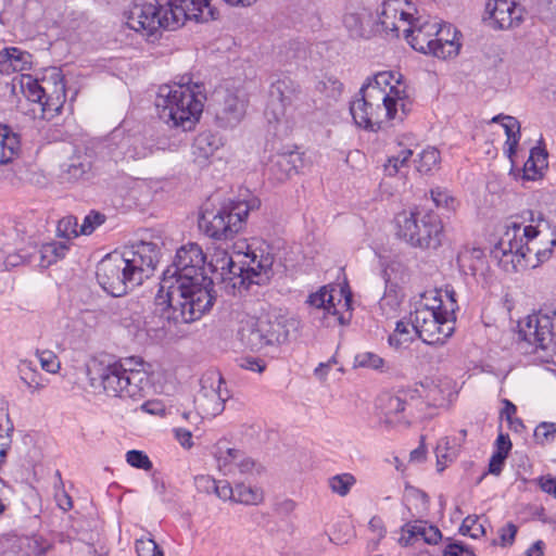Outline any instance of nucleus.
<instances>
[{"mask_svg": "<svg viewBox=\"0 0 556 556\" xmlns=\"http://www.w3.org/2000/svg\"><path fill=\"white\" fill-rule=\"evenodd\" d=\"M206 257L197 243L180 247L163 274L155 298L162 317L175 324L200 319L213 305V280L204 274Z\"/></svg>", "mask_w": 556, "mask_h": 556, "instance_id": "f257e3e1", "label": "nucleus"}, {"mask_svg": "<svg viewBox=\"0 0 556 556\" xmlns=\"http://www.w3.org/2000/svg\"><path fill=\"white\" fill-rule=\"evenodd\" d=\"M523 225L509 220L506 230L492 251L500 262L511 265L516 271L535 268L551 257L556 245V235L541 212L527 211L522 214Z\"/></svg>", "mask_w": 556, "mask_h": 556, "instance_id": "f03ea898", "label": "nucleus"}, {"mask_svg": "<svg viewBox=\"0 0 556 556\" xmlns=\"http://www.w3.org/2000/svg\"><path fill=\"white\" fill-rule=\"evenodd\" d=\"M361 98L350 104L355 124L365 129L376 130L383 123L403 121L408 109L406 86L392 72L377 73L359 90Z\"/></svg>", "mask_w": 556, "mask_h": 556, "instance_id": "7ed1b4c3", "label": "nucleus"}, {"mask_svg": "<svg viewBox=\"0 0 556 556\" xmlns=\"http://www.w3.org/2000/svg\"><path fill=\"white\" fill-rule=\"evenodd\" d=\"M157 262V245L141 241L116 250L101 260L97 266V279L109 294L122 296L148 279Z\"/></svg>", "mask_w": 556, "mask_h": 556, "instance_id": "20e7f679", "label": "nucleus"}, {"mask_svg": "<svg viewBox=\"0 0 556 556\" xmlns=\"http://www.w3.org/2000/svg\"><path fill=\"white\" fill-rule=\"evenodd\" d=\"M274 256L261 249L237 252L236 260L226 251L217 252L210 262L216 279L231 292L248 289L250 285H264L273 275Z\"/></svg>", "mask_w": 556, "mask_h": 556, "instance_id": "39448f33", "label": "nucleus"}, {"mask_svg": "<svg viewBox=\"0 0 556 556\" xmlns=\"http://www.w3.org/2000/svg\"><path fill=\"white\" fill-rule=\"evenodd\" d=\"M205 99L199 85H163L159 88L155 106L162 121L188 131L199 122Z\"/></svg>", "mask_w": 556, "mask_h": 556, "instance_id": "423d86ee", "label": "nucleus"}, {"mask_svg": "<svg viewBox=\"0 0 556 556\" xmlns=\"http://www.w3.org/2000/svg\"><path fill=\"white\" fill-rule=\"evenodd\" d=\"M166 8L153 0L135 1L124 16L127 26L147 36L160 28L175 30L190 20L189 9L184 0H167Z\"/></svg>", "mask_w": 556, "mask_h": 556, "instance_id": "0eeeda50", "label": "nucleus"}, {"mask_svg": "<svg viewBox=\"0 0 556 556\" xmlns=\"http://www.w3.org/2000/svg\"><path fill=\"white\" fill-rule=\"evenodd\" d=\"M408 28L404 36L414 50L443 60L458 55L459 34L450 25H441L430 16H417Z\"/></svg>", "mask_w": 556, "mask_h": 556, "instance_id": "6e6552de", "label": "nucleus"}, {"mask_svg": "<svg viewBox=\"0 0 556 556\" xmlns=\"http://www.w3.org/2000/svg\"><path fill=\"white\" fill-rule=\"evenodd\" d=\"M99 380L106 394L134 400L143 397L150 384L143 362L135 357L102 367Z\"/></svg>", "mask_w": 556, "mask_h": 556, "instance_id": "1a4fd4ad", "label": "nucleus"}, {"mask_svg": "<svg viewBox=\"0 0 556 556\" xmlns=\"http://www.w3.org/2000/svg\"><path fill=\"white\" fill-rule=\"evenodd\" d=\"M396 235L409 245L435 250L444 238L443 223L431 210L402 211L395 216Z\"/></svg>", "mask_w": 556, "mask_h": 556, "instance_id": "9d476101", "label": "nucleus"}, {"mask_svg": "<svg viewBox=\"0 0 556 556\" xmlns=\"http://www.w3.org/2000/svg\"><path fill=\"white\" fill-rule=\"evenodd\" d=\"M237 337L244 348L257 352L285 342L288 330L281 316L266 315L242 320Z\"/></svg>", "mask_w": 556, "mask_h": 556, "instance_id": "9b49d317", "label": "nucleus"}, {"mask_svg": "<svg viewBox=\"0 0 556 556\" xmlns=\"http://www.w3.org/2000/svg\"><path fill=\"white\" fill-rule=\"evenodd\" d=\"M258 205L257 199L231 202L216 213H203L199 226L211 238L229 239L241 230L249 212Z\"/></svg>", "mask_w": 556, "mask_h": 556, "instance_id": "f8f14e48", "label": "nucleus"}, {"mask_svg": "<svg viewBox=\"0 0 556 556\" xmlns=\"http://www.w3.org/2000/svg\"><path fill=\"white\" fill-rule=\"evenodd\" d=\"M334 289L324 286L318 291L308 295L306 304L309 307L312 321L325 328H333L346 325L351 319V295H343L340 291V299L334 303Z\"/></svg>", "mask_w": 556, "mask_h": 556, "instance_id": "ddd939ff", "label": "nucleus"}, {"mask_svg": "<svg viewBox=\"0 0 556 556\" xmlns=\"http://www.w3.org/2000/svg\"><path fill=\"white\" fill-rule=\"evenodd\" d=\"M519 336L542 351L546 362L556 364V309L529 315L519 323Z\"/></svg>", "mask_w": 556, "mask_h": 556, "instance_id": "4468645a", "label": "nucleus"}, {"mask_svg": "<svg viewBox=\"0 0 556 556\" xmlns=\"http://www.w3.org/2000/svg\"><path fill=\"white\" fill-rule=\"evenodd\" d=\"M456 300H450V307L443 313L415 309L413 323L415 333L427 344H443L455 330Z\"/></svg>", "mask_w": 556, "mask_h": 556, "instance_id": "2eb2a0df", "label": "nucleus"}, {"mask_svg": "<svg viewBox=\"0 0 556 556\" xmlns=\"http://www.w3.org/2000/svg\"><path fill=\"white\" fill-rule=\"evenodd\" d=\"M201 389L195 397V406L203 418H213L222 414L230 392L220 372L211 370L200 380Z\"/></svg>", "mask_w": 556, "mask_h": 556, "instance_id": "dca6fc26", "label": "nucleus"}, {"mask_svg": "<svg viewBox=\"0 0 556 556\" xmlns=\"http://www.w3.org/2000/svg\"><path fill=\"white\" fill-rule=\"evenodd\" d=\"M300 94V85L290 77L275 80L269 89L265 117L269 124L288 125L287 109Z\"/></svg>", "mask_w": 556, "mask_h": 556, "instance_id": "f3484780", "label": "nucleus"}, {"mask_svg": "<svg viewBox=\"0 0 556 556\" xmlns=\"http://www.w3.org/2000/svg\"><path fill=\"white\" fill-rule=\"evenodd\" d=\"M212 111L219 127H236L245 115L247 99L238 89L219 88L213 94Z\"/></svg>", "mask_w": 556, "mask_h": 556, "instance_id": "a211bd4d", "label": "nucleus"}, {"mask_svg": "<svg viewBox=\"0 0 556 556\" xmlns=\"http://www.w3.org/2000/svg\"><path fill=\"white\" fill-rule=\"evenodd\" d=\"M38 364L48 374H56L61 368L58 356L50 350H37L35 359H21L17 366L18 375L31 393L42 390L48 384V379L37 369Z\"/></svg>", "mask_w": 556, "mask_h": 556, "instance_id": "6ab92c4d", "label": "nucleus"}, {"mask_svg": "<svg viewBox=\"0 0 556 556\" xmlns=\"http://www.w3.org/2000/svg\"><path fill=\"white\" fill-rule=\"evenodd\" d=\"M215 459L218 470L230 477L261 473L263 467L249 457L243 451L230 447L226 441L216 445Z\"/></svg>", "mask_w": 556, "mask_h": 556, "instance_id": "aec40b11", "label": "nucleus"}, {"mask_svg": "<svg viewBox=\"0 0 556 556\" xmlns=\"http://www.w3.org/2000/svg\"><path fill=\"white\" fill-rule=\"evenodd\" d=\"M413 7L407 0H386L381 5L379 22L386 31L395 34L399 37L408 30L414 20Z\"/></svg>", "mask_w": 556, "mask_h": 556, "instance_id": "412c9836", "label": "nucleus"}, {"mask_svg": "<svg viewBox=\"0 0 556 556\" xmlns=\"http://www.w3.org/2000/svg\"><path fill=\"white\" fill-rule=\"evenodd\" d=\"M485 11L492 27L496 29L514 28L523 17L522 8L514 0H489Z\"/></svg>", "mask_w": 556, "mask_h": 556, "instance_id": "4be33fe9", "label": "nucleus"}, {"mask_svg": "<svg viewBox=\"0 0 556 556\" xmlns=\"http://www.w3.org/2000/svg\"><path fill=\"white\" fill-rule=\"evenodd\" d=\"M405 393L382 394L378 400V407L382 414V422L390 428L408 426L410 414Z\"/></svg>", "mask_w": 556, "mask_h": 556, "instance_id": "5701e85b", "label": "nucleus"}, {"mask_svg": "<svg viewBox=\"0 0 556 556\" xmlns=\"http://www.w3.org/2000/svg\"><path fill=\"white\" fill-rule=\"evenodd\" d=\"M51 80L53 85H51L47 96L40 103L41 117L43 119H52L59 115L66 101V87L61 71L53 68L51 71Z\"/></svg>", "mask_w": 556, "mask_h": 556, "instance_id": "b1692460", "label": "nucleus"}, {"mask_svg": "<svg viewBox=\"0 0 556 556\" xmlns=\"http://www.w3.org/2000/svg\"><path fill=\"white\" fill-rule=\"evenodd\" d=\"M442 538L441 531L426 521H415L403 527L399 543L402 546L414 545L418 542L437 544Z\"/></svg>", "mask_w": 556, "mask_h": 556, "instance_id": "393cba45", "label": "nucleus"}, {"mask_svg": "<svg viewBox=\"0 0 556 556\" xmlns=\"http://www.w3.org/2000/svg\"><path fill=\"white\" fill-rule=\"evenodd\" d=\"M303 154L299 151H290L277 154L273 161L270 170L277 180L283 181L298 174L303 167Z\"/></svg>", "mask_w": 556, "mask_h": 556, "instance_id": "a878e982", "label": "nucleus"}, {"mask_svg": "<svg viewBox=\"0 0 556 556\" xmlns=\"http://www.w3.org/2000/svg\"><path fill=\"white\" fill-rule=\"evenodd\" d=\"M31 55L15 47L4 48L0 51V73L12 74L30 68Z\"/></svg>", "mask_w": 556, "mask_h": 556, "instance_id": "bb28decb", "label": "nucleus"}, {"mask_svg": "<svg viewBox=\"0 0 556 556\" xmlns=\"http://www.w3.org/2000/svg\"><path fill=\"white\" fill-rule=\"evenodd\" d=\"M189 9L190 20L197 22H207L214 18L213 0H184ZM230 5L249 7L256 2V0H223Z\"/></svg>", "mask_w": 556, "mask_h": 556, "instance_id": "cd10ccee", "label": "nucleus"}, {"mask_svg": "<svg viewBox=\"0 0 556 556\" xmlns=\"http://www.w3.org/2000/svg\"><path fill=\"white\" fill-rule=\"evenodd\" d=\"M223 146L222 139L210 131L199 134L192 144L194 161L204 165L211 156Z\"/></svg>", "mask_w": 556, "mask_h": 556, "instance_id": "c85d7f7f", "label": "nucleus"}, {"mask_svg": "<svg viewBox=\"0 0 556 556\" xmlns=\"http://www.w3.org/2000/svg\"><path fill=\"white\" fill-rule=\"evenodd\" d=\"M21 152L20 135L0 124V165L12 162Z\"/></svg>", "mask_w": 556, "mask_h": 556, "instance_id": "c756f323", "label": "nucleus"}, {"mask_svg": "<svg viewBox=\"0 0 556 556\" xmlns=\"http://www.w3.org/2000/svg\"><path fill=\"white\" fill-rule=\"evenodd\" d=\"M450 300H455V292L445 290L444 294L438 290L427 291L416 309H428L432 313H443L450 307Z\"/></svg>", "mask_w": 556, "mask_h": 556, "instance_id": "7c9ffc66", "label": "nucleus"}, {"mask_svg": "<svg viewBox=\"0 0 556 556\" xmlns=\"http://www.w3.org/2000/svg\"><path fill=\"white\" fill-rule=\"evenodd\" d=\"M4 540L8 543L17 545L20 551H24L27 556H43L52 547V545L41 536H24L7 535Z\"/></svg>", "mask_w": 556, "mask_h": 556, "instance_id": "2f4dec72", "label": "nucleus"}, {"mask_svg": "<svg viewBox=\"0 0 556 556\" xmlns=\"http://www.w3.org/2000/svg\"><path fill=\"white\" fill-rule=\"evenodd\" d=\"M484 252L480 248L464 247L457 255V264L460 270L466 275L475 276L482 267L484 262Z\"/></svg>", "mask_w": 556, "mask_h": 556, "instance_id": "473e14b6", "label": "nucleus"}, {"mask_svg": "<svg viewBox=\"0 0 556 556\" xmlns=\"http://www.w3.org/2000/svg\"><path fill=\"white\" fill-rule=\"evenodd\" d=\"M547 167V152L534 147L530 151V155L523 165V178L527 180H535L542 176L543 170Z\"/></svg>", "mask_w": 556, "mask_h": 556, "instance_id": "72a5a7b5", "label": "nucleus"}, {"mask_svg": "<svg viewBox=\"0 0 556 556\" xmlns=\"http://www.w3.org/2000/svg\"><path fill=\"white\" fill-rule=\"evenodd\" d=\"M503 121L502 126L506 134V142L507 147L506 151L509 156L516 153V149L520 138V124L517 118L508 115H496L492 118V123H497L498 121Z\"/></svg>", "mask_w": 556, "mask_h": 556, "instance_id": "f704fd0d", "label": "nucleus"}, {"mask_svg": "<svg viewBox=\"0 0 556 556\" xmlns=\"http://www.w3.org/2000/svg\"><path fill=\"white\" fill-rule=\"evenodd\" d=\"M195 485L199 491L205 493H215L217 497L227 501L232 494V486L227 481H216L210 476H199L195 478Z\"/></svg>", "mask_w": 556, "mask_h": 556, "instance_id": "c9c22d12", "label": "nucleus"}, {"mask_svg": "<svg viewBox=\"0 0 556 556\" xmlns=\"http://www.w3.org/2000/svg\"><path fill=\"white\" fill-rule=\"evenodd\" d=\"M228 500L245 505H258L264 500V493L261 488L238 483L232 488V494Z\"/></svg>", "mask_w": 556, "mask_h": 556, "instance_id": "e433bc0d", "label": "nucleus"}, {"mask_svg": "<svg viewBox=\"0 0 556 556\" xmlns=\"http://www.w3.org/2000/svg\"><path fill=\"white\" fill-rule=\"evenodd\" d=\"M43 86L38 83V80L33 79L30 76H26L22 78V88L24 90L25 96L28 100L33 102H37L39 105L43 98L47 96L49 88L53 85L51 80V74L49 77H45L42 79Z\"/></svg>", "mask_w": 556, "mask_h": 556, "instance_id": "4c0bfd02", "label": "nucleus"}, {"mask_svg": "<svg viewBox=\"0 0 556 556\" xmlns=\"http://www.w3.org/2000/svg\"><path fill=\"white\" fill-rule=\"evenodd\" d=\"M460 443L457 442L456 438L445 437L437 445V460L438 469L441 471L447 462H452L456 457Z\"/></svg>", "mask_w": 556, "mask_h": 556, "instance_id": "58836bf2", "label": "nucleus"}, {"mask_svg": "<svg viewBox=\"0 0 556 556\" xmlns=\"http://www.w3.org/2000/svg\"><path fill=\"white\" fill-rule=\"evenodd\" d=\"M417 336L414 323L397 321L393 333L389 337V343L395 348H403L410 343Z\"/></svg>", "mask_w": 556, "mask_h": 556, "instance_id": "ea45409f", "label": "nucleus"}, {"mask_svg": "<svg viewBox=\"0 0 556 556\" xmlns=\"http://www.w3.org/2000/svg\"><path fill=\"white\" fill-rule=\"evenodd\" d=\"M67 241H53L41 247L40 253L43 261L49 265L63 258L68 251Z\"/></svg>", "mask_w": 556, "mask_h": 556, "instance_id": "a19ab883", "label": "nucleus"}, {"mask_svg": "<svg viewBox=\"0 0 556 556\" xmlns=\"http://www.w3.org/2000/svg\"><path fill=\"white\" fill-rule=\"evenodd\" d=\"M356 483V479L352 473H340L328 479L329 489L339 496H346L351 488Z\"/></svg>", "mask_w": 556, "mask_h": 556, "instance_id": "79ce46f5", "label": "nucleus"}, {"mask_svg": "<svg viewBox=\"0 0 556 556\" xmlns=\"http://www.w3.org/2000/svg\"><path fill=\"white\" fill-rule=\"evenodd\" d=\"M316 90L327 99L337 100L343 91V84L333 76H325L317 83Z\"/></svg>", "mask_w": 556, "mask_h": 556, "instance_id": "37998d69", "label": "nucleus"}, {"mask_svg": "<svg viewBox=\"0 0 556 556\" xmlns=\"http://www.w3.org/2000/svg\"><path fill=\"white\" fill-rule=\"evenodd\" d=\"M418 156L416 168L419 173L431 172L440 162V152L435 148H427Z\"/></svg>", "mask_w": 556, "mask_h": 556, "instance_id": "c03bdc74", "label": "nucleus"}, {"mask_svg": "<svg viewBox=\"0 0 556 556\" xmlns=\"http://www.w3.org/2000/svg\"><path fill=\"white\" fill-rule=\"evenodd\" d=\"M56 235L59 238H63L67 242L81 235L78 229L77 218L74 216H65L61 218L56 226Z\"/></svg>", "mask_w": 556, "mask_h": 556, "instance_id": "a18cd8bd", "label": "nucleus"}, {"mask_svg": "<svg viewBox=\"0 0 556 556\" xmlns=\"http://www.w3.org/2000/svg\"><path fill=\"white\" fill-rule=\"evenodd\" d=\"M383 365V358L372 352H361L354 358V367L381 369Z\"/></svg>", "mask_w": 556, "mask_h": 556, "instance_id": "49530a36", "label": "nucleus"}, {"mask_svg": "<svg viewBox=\"0 0 556 556\" xmlns=\"http://www.w3.org/2000/svg\"><path fill=\"white\" fill-rule=\"evenodd\" d=\"M460 532L463 534H468L472 539H478L485 534V528L484 526L479 522L478 516H467L460 526Z\"/></svg>", "mask_w": 556, "mask_h": 556, "instance_id": "de8ad7c7", "label": "nucleus"}, {"mask_svg": "<svg viewBox=\"0 0 556 556\" xmlns=\"http://www.w3.org/2000/svg\"><path fill=\"white\" fill-rule=\"evenodd\" d=\"M106 217L104 214L91 211L85 216L83 224L79 227V232L84 236L91 235L99 226L105 222Z\"/></svg>", "mask_w": 556, "mask_h": 556, "instance_id": "09e8293b", "label": "nucleus"}, {"mask_svg": "<svg viewBox=\"0 0 556 556\" xmlns=\"http://www.w3.org/2000/svg\"><path fill=\"white\" fill-rule=\"evenodd\" d=\"M135 546L138 556H164L163 551L153 539H137Z\"/></svg>", "mask_w": 556, "mask_h": 556, "instance_id": "8fccbe9b", "label": "nucleus"}, {"mask_svg": "<svg viewBox=\"0 0 556 556\" xmlns=\"http://www.w3.org/2000/svg\"><path fill=\"white\" fill-rule=\"evenodd\" d=\"M126 462L134 468L149 471L152 469V462L142 451L130 450L126 453Z\"/></svg>", "mask_w": 556, "mask_h": 556, "instance_id": "3c124183", "label": "nucleus"}, {"mask_svg": "<svg viewBox=\"0 0 556 556\" xmlns=\"http://www.w3.org/2000/svg\"><path fill=\"white\" fill-rule=\"evenodd\" d=\"M556 433V426L552 422H541L534 430V439L536 442L544 444L552 440Z\"/></svg>", "mask_w": 556, "mask_h": 556, "instance_id": "603ef678", "label": "nucleus"}, {"mask_svg": "<svg viewBox=\"0 0 556 556\" xmlns=\"http://www.w3.org/2000/svg\"><path fill=\"white\" fill-rule=\"evenodd\" d=\"M517 531H518V527L516 525H514L513 522H508L507 525L502 527L498 530L501 546H503V547L510 546L515 541Z\"/></svg>", "mask_w": 556, "mask_h": 556, "instance_id": "864d4df0", "label": "nucleus"}, {"mask_svg": "<svg viewBox=\"0 0 556 556\" xmlns=\"http://www.w3.org/2000/svg\"><path fill=\"white\" fill-rule=\"evenodd\" d=\"M431 198L438 207H454V199L443 189L435 188L431 190Z\"/></svg>", "mask_w": 556, "mask_h": 556, "instance_id": "5fc2aeb1", "label": "nucleus"}, {"mask_svg": "<svg viewBox=\"0 0 556 556\" xmlns=\"http://www.w3.org/2000/svg\"><path fill=\"white\" fill-rule=\"evenodd\" d=\"M444 556H475L473 551L462 542H454L446 545Z\"/></svg>", "mask_w": 556, "mask_h": 556, "instance_id": "6e6d98bb", "label": "nucleus"}, {"mask_svg": "<svg viewBox=\"0 0 556 556\" xmlns=\"http://www.w3.org/2000/svg\"><path fill=\"white\" fill-rule=\"evenodd\" d=\"M240 367L247 370L261 374L265 370L266 364L263 359L258 357L248 356L241 358Z\"/></svg>", "mask_w": 556, "mask_h": 556, "instance_id": "4d7b16f0", "label": "nucleus"}, {"mask_svg": "<svg viewBox=\"0 0 556 556\" xmlns=\"http://www.w3.org/2000/svg\"><path fill=\"white\" fill-rule=\"evenodd\" d=\"M408 164L399 160V157L389 156L387 163L384 164V172L388 176H395L402 173V169L407 167Z\"/></svg>", "mask_w": 556, "mask_h": 556, "instance_id": "13d9d810", "label": "nucleus"}, {"mask_svg": "<svg viewBox=\"0 0 556 556\" xmlns=\"http://www.w3.org/2000/svg\"><path fill=\"white\" fill-rule=\"evenodd\" d=\"M507 456L508 455L495 452L492 455L490 463H489V472L492 475H496V476L500 475Z\"/></svg>", "mask_w": 556, "mask_h": 556, "instance_id": "bf43d9fd", "label": "nucleus"}, {"mask_svg": "<svg viewBox=\"0 0 556 556\" xmlns=\"http://www.w3.org/2000/svg\"><path fill=\"white\" fill-rule=\"evenodd\" d=\"M88 169V164L72 162L71 164L67 165L66 172L70 176V179L77 180L81 178Z\"/></svg>", "mask_w": 556, "mask_h": 556, "instance_id": "052dcab7", "label": "nucleus"}, {"mask_svg": "<svg viewBox=\"0 0 556 556\" xmlns=\"http://www.w3.org/2000/svg\"><path fill=\"white\" fill-rule=\"evenodd\" d=\"M174 432L175 438L177 439L181 446L186 448H190L192 446V433L190 430H187L185 428H176Z\"/></svg>", "mask_w": 556, "mask_h": 556, "instance_id": "680f3d73", "label": "nucleus"}, {"mask_svg": "<svg viewBox=\"0 0 556 556\" xmlns=\"http://www.w3.org/2000/svg\"><path fill=\"white\" fill-rule=\"evenodd\" d=\"M496 452L508 455L511 448V442L507 434L500 433L495 442Z\"/></svg>", "mask_w": 556, "mask_h": 556, "instance_id": "e2e57ef3", "label": "nucleus"}, {"mask_svg": "<svg viewBox=\"0 0 556 556\" xmlns=\"http://www.w3.org/2000/svg\"><path fill=\"white\" fill-rule=\"evenodd\" d=\"M504 408L502 409L501 416L504 417L508 424H513V417L515 416L517 408L508 400H504Z\"/></svg>", "mask_w": 556, "mask_h": 556, "instance_id": "0e129e2a", "label": "nucleus"}, {"mask_svg": "<svg viewBox=\"0 0 556 556\" xmlns=\"http://www.w3.org/2000/svg\"><path fill=\"white\" fill-rule=\"evenodd\" d=\"M425 438L421 437L420 445L410 452V460L416 463H421L426 458V447L424 444Z\"/></svg>", "mask_w": 556, "mask_h": 556, "instance_id": "69168bd1", "label": "nucleus"}, {"mask_svg": "<svg viewBox=\"0 0 556 556\" xmlns=\"http://www.w3.org/2000/svg\"><path fill=\"white\" fill-rule=\"evenodd\" d=\"M541 488L544 492L553 494L556 497V478L541 479Z\"/></svg>", "mask_w": 556, "mask_h": 556, "instance_id": "338daca9", "label": "nucleus"}, {"mask_svg": "<svg viewBox=\"0 0 556 556\" xmlns=\"http://www.w3.org/2000/svg\"><path fill=\"white\" fill-rule=\"evenodd\" d=\"M544 543L539 540L533 543L526 552L525 556H543Z\"/></svg>", "mask_w": 556, "mask_h": 556, "instance_id": "774afa93", "label": "nucleus"}]
</instances>
